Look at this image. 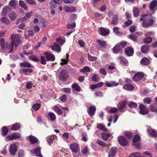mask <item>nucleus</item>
<instances>
[{
	"mask_svg": "<svg viewBox=\"0 0 157 157\" xmlns=\"http://www.w3.org/2000/svg\"><path fill=\"white\" fill-rule=\"evenodd\" d=\"M11 38L12 40L10 43L5 42L4 38L0 39V45L1 47L6 51H8L11 53L13 51V46L16 47L20 44L21 40L19 36L15 35L14 36H11Z\"/></svg>",
	"mask_w": 157,
	"mask_h": 157,
	"instance_id": "nucleus-1",
	"label": "nucleus"
},
{
	"mask_svg": "<svg viewBox=\"0 0 157 157\" xmlns=\"http://www.w3.org/2000/svg\"><path fill=\"white\" fill-rule=\"evenodd\" d=\"M147 15H142V17L140 19V21H143L142 26L143 27L147 28L154 24L155 21L152 19H147L146 17Z\"/></svg>",
	"mask_w": 157,
	"mask_h": 157,
	"instance_id": "nucleus-2",
	"label": "nucleus"
},
{
	"mask_svg": "<svg viewBox=\"0 0 157 157\" xmlns=\"http://www.w3.org/2000/svg\"><path fill=\"white\" fill-rule=\"evenodd\" d=\"M118 143L121 146H126L128 144V141L123 136H119L118 137Z\"/></svg>",
	"mask_w": 157,
	"mask_h": 157,
	"instance_id": "nucleus-3",
	"label": "nucleus"
},
{
	"mask_svg": "<svg viewBox=\"0 0 157 157\" xmlns=\"http://www.w3.org/2000/svg\"><path fill=\"white\" fill-rule=\"evenodd\" d=\"M139 113L142 115H145L149 113V110L144 104H140L139 106Z\"/></svg>",
	"mask_w": 157,
	"mask_h": 157,
	"instance_id": "nucleus-4",
	"label": "nucleus"
},
{
	"mask_svg": "<svg viewBox=\"0 0 157 157\" xmlns=\"http://www.w3.org/2000/svg\"><path fill=\"white\" fill-rule=\"evenodd\" d=\"M144 74L142 72H138L135 74L132 77V79L134 81H139L141 80L144 76Z\"/></svg>",
	"mask_w": 157,
	"mask_h": 157,
	"instance_id": "nucleus-5",
	"label": "nucleus"
},
{
	"mask_svg": "<svg viewBox=\"0 0 157 157\" xmlns=\"http://www.w3.org/2000/svg\"><path fill=\"white\" fill-rule=\"evenodd\" d=\"M17 149V147L15 143L11 144L9 151L12 155H14L16 154Z\"/></svg>",
	"mask_w": 157,
	"mask_h": 157,
	"instance_id": "nucleus-6",
	"label": "nucleus"
},
{
	"mask_svg": "<svg viewBox=\"0 0 157 157\" xmlns=\"http://www.w3.org/2000/svg\"><path fill=\"white\" fill-rule=\"evenodd\" d=\"M60 80L65 81L67 79L68 76V72L65 69H63L60 73L59 76Z\"/></svg>",
	"mask_w": 157,
	"mask_h": 157,
	"instance_id": "nucleus-7",
	"label": "nucleus"
},
{
	"mask_svg": "<svg viewBox=\"0 0 157 157\" xmlns=\"http://www.w3.org/2000/svg\"><path fill=\"white\" fill-rule=\"evenodd\" d=\"M134 50L133 48L128 47L126 48L124 52L128 56H132L134 54Z\"/></svg>",
	"mask_w": 157,
	"mask_h": 157,
	"instance_id": "nucleus-8",
	"label": "nucleus"
},
{
	"mask_svg": "<svg viewBox=\"0 0 157 157\" xmlns=\"http://www.w3.org/2000/svg\"><path fill=\"white\" fill-rule=\"evenodd\" d=\"M128 102L126 100H123L119 104V106L118 107V109L121 112L122 111L123 109H125L127 104Z\"/></svg>",
	"mask_w": 157,
	"mask_h": 157,
	"instance_id": "nucleus-9",
	"label": "nucleus"
},
{
	"mask_svg": "<svg viewBox=\"0 0 157 157\" xmlns=\"http://www.w3.org/2000/svg\"><path fill=\"white\" fill-rule=\"evenodd\" d=\"M44 54L48 61H54L55 60V56L53 54H51L48 52H45Z\"/></svg>",
	"mask_w": 157,
	"mask_h": 157,
	"instance_id": "nucleus-10",
	"label": "nucleus"
},
{
	"mask_svg": "<svg viewBox=\"0 0 157 157\" xmlns=\"http://www.w3.org/2000/svg\"><path fill=\"white\" fill-rule=\"evenodd\" d=\"M119 60V61L121 64L124 66H127L128 64V61L126 59L125 57L123 56H120L117 58Z\"/></svg>",
	"mask_w": 157,
	"mask_h": 157,
	"instance_id": "nucleus-11",
	"label": "nucleus"
},
{
	"mask_svg": "<svg viewBox=\"0 0 157 157\" xmlns=\"http://www.w3.org/2000/svg\"><path fill=\"white\" fill-rule=\"evenodd\" d=\"M118 151V149L116 147H112L110 149V151L108 154L109 157H113Z\"/></svg>",
	"mask_w": 157,
	"mask_h": 157,
	"instance_id": "nucleus-12",
	"label": "nucleus"
},
{
	"mask_svg": "<svg viewBox=\"0 0 157 157\" xmlns=\"http://www.w3.org/2000/svg\"><path fill=\"white\" fill-rule=\"evenodd\" d=\"M70 148L72 151L73 152H78L79 151L78 146L77 143H74L71 144L70 145Z\"/></svg>",
	"mask_w": 157,
	"mask_h": 157,
	"instance_id": "nucleus-13",
	"label": "nucleus"
},
{
	"mask_svg": "<svg viewBox=\"0 0 157 157\" xmlns=\"http://www.w3.org/2000/svg\"><path fill=\"white\" fill-rule=\"evenodd\" d=\"M64 9L66 12H74L76 10L75 7L73 6H66L64 7Z\"/></svg>",
	"mask_w": 157,
	"mask_h": 157,
	"instance_id": "nucleus-14",
	"label": "nucleus"
},
{
	"mask_svg": "<svg viewBox=\"0 0 157 157\" xmlns=\"http://www.w3.org/2000/svg\"><path fill=\"white\" fill-rule=\"evenodd\" d=\"M99 30L100 31V33L102 36H106V35L109 33V30L106 29V28H103V27H100Z\"/></svg>",
	"mask_w": 157,
	"mask_h": 157,
	"instance_id": "nucleus-15",
	"label": "nucleus"
},
{
	"mask_svg": "<svg viewBox=\"0 0 157 157\" xmlns=\"http://www.w3.org/2000/svg\"><path fill=\"white\" fill-rule=\"evenodd\" d=\"M157 6V1L153 0L150 3L149 8L151 10H153Z\"/></svg>",
	"mask_w": 157,
	"mask_h": 157,
	"instance_id": "nucleus-16",
	"label": "nucleus"
},
{
	"mask_svg": "<svg viewBox=\"0 0 157 157\" xmlns=\"http://www.w3.org/2000/svg\"><path fill=\"white\" fill-rule=\"evenodd\" d=\"M150 60L149 58L144 57L140 61V63L142 65L147 66L149 64Z\"/></svg>",
	"mask_w": 157,
	"mask_h": 157,
	"instance_id": "nucleus-17",
	"label": "nucleus"
},
{
	"mask_svg": "<svg viewBox=\"0 0 157 157\" xmlns=\"http://www.w3.org/2000/svg\"><path fill=\"white\" fill-rule=\"evenodd\" d=\"M149 46L147 44L143 45L141 48V51L144 53H147L149 50Z\"/></svg>",
	"mask_w": 157,
	"mask_h": 157,
	"instance_id": "nucleus-18",
	"label": "nucleus"
},
{
	"mask_svg": "<svg viewBox=\"0 0 157 157\" xmlns=\"http://www.w3.org/2000/svg\"><path fill=\"white\" fill-rule=\"evenodd\" d=\"M47 118L48 119H50L52 121H54L56 119V115L52 112H49L47 114Z\"/></svg>",
	"mask_w": 157,
	"mask_h": 157,
	"instance_id": "nucleus-19",
	"label": "nucleus"
},
{
	"mask_svg": "<svg viewBox=\"0 0 157 157\" xmlns=\"http://www.w3.org/2000/svg\"><path fill=\"white\" fill-rule=\"evenodd\" d=\"M40 147H38L34 149V153L36 155L40 157H43V156L41 154L40 152Z\"/></svg>",
	"mask_w": 157,
	"mask_h": 157,
	"instance_id": "nucleus-20",
	"label": "nucleus"
},
{
	"mask_svg": "<svg viewBox=\"0 0 157 157\" xmlns=\"http://www.w3.org/2000/svg\"><path fill=\"white\" fill-rule=\"evenodd\" d=\"M96 110V108L94 106L90 107L89 111H88V113L90 116H93L94 115L95 112Z\"/></svg>",
	"mask_w": 157,
	"mask_h": 157,
	"instance_id": "nucleus-21",
	"label": "nucleus"
},
{
	"mask_svg": "<svg viewBox=\"0 0 157 157\" xmlns=\"http://www.w3.org/2000/svg\"><path fill=\"white\" fill-rule=\"evenodd\" d=\"M57 1L56 0H51L49 3V8L50 9H54L57 7Z\"/></svg>",
	"mask_w": 157,
	"mask_h": 157,
	"instance_id": "nucleus-22",
	"label": "nucleus"
},
{
	"mask_svg": "<svg viewBox=\"0 0 157 157\" xmlns=\"http://www.w3.org/2000/svg\"><path fill=\"white\" fill-rule=\"evenodd\" d=\"M97 42L98 44L100 47L101 48L103 47H105L106 46V42L105 40H102L98 39L97 40Z\"/></svg>",
	"mask_w": 157,
	"mask_h": 157,
	"instance_id": "nucleus-23",
	"label": "nucleus"
},
{
	"mask_svg": "<svg viewBox=\"0 0 157 157\" xmlns=\"http://www.w3.org/2000/svg\"><path fill=\"white\" fill-rule=\"evenodd\" d=\"M121 48L120 46V43H117L116 44L113 48V51L114 53H117L120 51Z\"/></svg>",
	"mask_w": 157,
	"mask_h": 157,
	"instance_id": "nucleus-24",
	"label": "nucleus"
},
{
	"mask_svg": "<svg viewBox=\"0 0 157 157\" xmlns=\"http://www.w3.org/2000/svg\"><path fill=\"white\" fill-rule=\"evenodd\" d=\"M118 85H119V83L118 82L116 83L115 81L106 82H105V85L108 87H111L114 85L117 86Z\"/></svg>",
	"mask_w": 157,
	"mask_h": 157,
	"instance_id": "nucleus-25",
	"label": "nucleus"
},
{
	"mask_svg": "<svg viewBox=\"0 0 157 157\" xmlns=\"http://www.w3.org/2000/svg\"><path fill=\"white\" fill-rule=\"evenodd\" d=\"M54 47L52 46V50H54L57 52H60L61 51V48L58 44L56 42H55L54 44Z\"/></svg>",
	"mask_w": 157,
	"mask_h": 157,
	"instance_id": "nucleus-26",
	"label": "nucleus"
},
{
	"mask_svg": "<svg viewBox=\"0 0 157 157\" xmlns=\"http://www.w3.org/2000/svg\"><path fill=\"white\" fill-rule=\"evenodd\" d=\"M29 139L32 144L36 143L38 141L36 137L34 136H29Z\"/></svg>",
	"mask_w": 157,
	"mask_h": 157,
	"instance_id": "nucleus-27",
	"label": "nucleus"
},
{
	"mask_svg": "<svg viewBox=\"0 0 157 157\" xmlns=\"http://www.w3.org/2000/svg\"><path fill=\"white\" fill-rule=\"evenodd\" d=\"M20 65L21 67H31L32 65L28 62H26V61H25L24 62H22L20 63Z\"/></svg>",
	"mask_w": 157,
	"mask_h": 157,
	"instance_id": "nucleus-28",
	"label": "nucleus"
},
{
	"mask_svg": "<svg viewBox=\"0 0 157 157\" xmlns=\"http://www.w3.org/2000/svg\"><path fill=\"white\" fill-rule=\"evenodd\" d=\"M9 129L7 128L6 126H3L2 128L1 134L3 136H5L8 133Z\"/></svg>",
	"mask_w": 157,
	"mask_h": 157,
	"instance_id": "nucleus-29",
	"label": "nucleus"
},
{
	"mask_svg": "<svg viewBox=\"0 0 157 157\" xmlns=\"http://www.w3.org/2000/svg\"><path fill=\"white\" fill-rule=\"evenodd\" d=\"M21 127V125L20 124L15 123L12 126L11 129L13 130H18Z\"/></svg>",
	"mask_w": 157,
	"mask_h": 157,
	"instance_id": "nucleus-30",
	"label": "nucleus"
},
{
	"mask_svg": "<svg viewBox=\"0 0 157 157\" xmlns=\"http://www.w3.org/2000/svg\"><path fill=\"white\" fill-rule=\"evenodd\" d=\"M54 110L59 115H62L63 114L61 109L57 106L55 105L54 106Z\"/></svg>",
	"mask_w": 157,
	"mask_h": 157,
	"instance_id": "nucleus-31",
	"label": "nucleus"
},
{
	"mask_svg": "<svg viewBox=\"0 0 157 157\" xmlns=\"http://www.w3.org/2000/svg\"><path fill=\"white\" fill-rule=\"evenodd\" d=\"M118 21V17L116 15H114L113 16V17L112 18V21L111 24L113 25H115L117 23Z\"/></svg>",
	"mask_w": 157,
	"mask_h": 157,
	"instance_id": "nucleus-32",
	"label": "nucleus"
},
{
	"mask_svg": "<svg viewBox=\"0 0 157 157\" xmlns=\"http://www.w3.org/2000/svg\"><path fill=\"white\" fill-rule=\"evenodd\" d=\"M123 88L126 90H132L134 88V87L130 83H128V84H126L124 85Z\"/></svg>",
	"mask_w": 157,
	"mask_h": 157,
	"instance_id": "nucleus-33",
	"label": "nucleus"
},
{
	"mask_svg": "<svg viewBox=\"0 0 157 157\" xmlns=\"http://www.w3.org/2000/svg\"><path fill=\"white\" fill-rule=\"evenodd\" d=\"M140 140H141V138L139 135H136L134 136L132 141L133 143H136L139 141Z\"/></svg>",
	"mask_w": 157,
	"mask_h": 157,
	"instance_id": "nucleus-34",
	"label": "nucleus"
},
{
	"mask_svg": "<svg viewBox=\"0 0 157 157\" xmlns=\"http://www.w3.org/2000/svg\"><path fill=\"white\" fill-rule=\"evenodd\" d=\"M33 71V69L31 68H22V69H20V71L21 73H25L27 72H32Z\"/></svg>",
	"mask_w": 157,
	"mask_h": 157,
	"instance_id": "nucleus-35",
	"label": "nucleus"
},
{
	"mask_svg": "<svg viewBox=\"0 0 157 157\" xmlns=\"http://www.w3.org/2000/svg\"><path fill=\"white\" fill-rule=\"evenodd\" d=\"M9 16L11 21H14L16 19L17 15L15 12H13L9 14Z\"/></svg>",
	"mask_w": 157,
	"mask_h": 157,
	"instance_id": "nucleus-36",
	"label": "nucleus"
},
{
	"mask_svg": "<svg viewBox=\"0 0 157 157\" xmlns=\"http://www.w3.org/2000/svg\"><path fill=\"white\" fill-rule=\"evenodd\" d=\"M118 117V116L117 114L114 115L113 117L112 116H111L110 118L108 119V121L109 122H112V119H114L113 122L114 123H115L116 122V121H117Z\"/></svg>",
	"mask_w": 157,
	"mask_h": 157,
	"instance_id": "nucleus-37",
	"label": "nucleus"
},
{
	"mask_svg": "<svg viewBox=\"0 0 157 157\" xmlns=\"http://www.w3.org/2000/svg\"><path fill=\"white\" fill-rule=\"evenodd\" d=\"M72 89L77 91H80V89L79 86L77 83H75L73 84L71 86Z\"/></svg>",
	"mask_w": 157,
	"mask_h": 157,
	"instance_id": "nucleus-38",
	"label": "nucleus"
},
{
	"mask_svg": "<svg viewBox=\"0 0 157 157\" xmlns=\"http://www.w3.org/2000/svg\"><path fill=\"white\" fill-rule=\"evenodd\" d=\"M141 153L139 152H136L132 153L128 157H140L141 155Z\"/></svg>",
	"mask_w": 157,
	"mask_h": 157,
	"instance_id": "nucleus-39",
	"label": "nucleus"
},
{
	"mask_svg": "<svg viewBox=\"0 0 157 157\" xmlns=\"http://www.w3.org/2000/svg\"><path fill=\"white\" fill-rule=\"evenodd\" d=\"M19 4L20 6H21V7L23 8L25 10H27L28 6L23 1H22V0H20V1H19Z\"/></svg>",
	"mask_w": 157,
	"mask_h": 157,
	"instance_id": "nucleus-40",
	"label": "nucleus"
},
{
	"mask_svg": "<svg viewBox=\"0 0 157 157\" xmlns=\"http://www.w3.org/2000/svg\"><path fill=\"white\" fill-rule=\"evenodd\" d=\"M110 135V134L108 133L103 132L101 133L102 138L104 140H106Z\"/></svg>",
	"mask_w": 157,
	"mask_h": 157,
	"instance_id": "nucleus-41",
	"label": "nucleus"
},
{
	"mask_svg": "<svg viewBox=\"0 0 157 157\" xmlns=\"http://www.w3.org/2000/svg\"><path fill=\"white\" fill-rule=\"evenodd\" d=\"M10 9V8L8 7H6L4 8L2 12V14L3 16H5L8 13V11Z\"/></svg>",
	"mask_w": 157,
	"mask_h": 157,
	"instance_id": "nucleus-42",
	"label": "nucleus"
},
{
	"mask_svg": "<svg viewBox=\"0 0 157 157\" xmlns=\"http://www.w3.org/2000/svg\"><path fill=\"white\" fill-rule=\"evenodd\" d=\"M125 136L127 139H130L132 136V133L130 131H126L124 132Z\"/></svg>",
	"mask_w": 157,
	"mask_h": 157,
	"instance_id": "nucleus-43",
	"label": "nucleus"
},
{
	"mask_svg": "<svg viewBox=\"0 0 157 157\" xmlns=\"http://www.w3.org/2000/svg\"><path fill=\"white\" fill-rule=\"evenodd\" d=\"M79 71L80 72H83V73H85V72H90V70L89 67L85 66L82 69H80Z\"/></svg>",
	"mask_w": 157,
	"mask_h": 157,
	"instance_id": "nucleus-44",
	"label": "nucleus"
},
{
	"mask_svg": "<svg viewBox=\"0 0 157 157\" xmlns=\"http://www.w3.org/2000/svg\"><path fill=\"white\" fill-rule=\"evenodd\" d=\"M150 110L151 111L155 112L157 113V107L154 105H151L149 107Z\"/></svg>",
	"mask_w": 157,
	"mask_h": 157,
	"instance_id": "nucleus-45",
	"label": "nucleus"
},
{
	"mask_svg": "<svg viewBox=\"0 0 157 157\" xmlns=\"http://www.w3.org/2000/svg\"><path fill=\"white\" fill-rule=\"evenodd\" d=\"M87 58H88V60L89 61H94V60H97L98 58L97 57H93V56H91L90 55L89 53H88L87 54Z\"/></svg>",
	"mask_w": 157,
	"mask_h": 157,
	"instance_id": "nucleus-46",
	"label": "nucleus"
},
{
	"mask_svg": "<svg viewBox=\"0 0 157 157\" xmlns=\"http://www.w3.org/2000/svg\"><path fill=\"white\" fill-rule=\"evenodd\" d=\"M133 15L135 17H137L139 16V8L135 7L133 10Z\"/></svg>",
	"mask_w": 157,
	"mask_h": 157,
	"instance_id": "nucleus-47",
	"label": "nucleus"
},
{
	"mask_svg": "<svg viewBox=\"0 0 157 157\" xmlns=\"http://www.w3.org/2000/svg\"><path fill=\"white\" fill-rule=\"evenodd\" d=\"M128 106L129 108H136L137 106V104L133 101L130 102L128 104Z\"/></svg>",
	"mask_w": 157,
	"mask_h": 157,
	"instance_id": "nucleus-48",
	"label": "nucleus"
},
{
	"mask_svg": "<svg viewBox=\"0 0 157 157\" xmlns=\"http://www.w3.org/2000/svg\"><path fill=\"white\" fill-rule=\"evenodd\" d=\"M147 131L149 134H150L151 136L153 137H156L157 136V132H156L155 130H152L151 131L147 130Z\"/></svg>",
	"mask_w": 157,
	"mask_h": 157,
	"instance_id": "nucleus-49",
	"label": "nucleus"
},
{
	"mask_svg": "<svg viewBox=\"0 0 157 157\" xmlns=\"http://www.w3.org/2000/svg\"><path fill=\"white\" fill-rule=\"evenodd\" d=\"M129 37L134 41H137V36L135 34L129 35Z\"/></svg>",
	"mask_w": 157,
	"mask_h": 157,
	"instance_id": "nucleus-50",
	"label": "nucleus"
},
{
	"mask_svg": "<svg viewBox=\"0 0 157 157\" xmlns=\"http://www.w3.org/2000/svg\"><path fill=\"white\" fill-rule=\"evenodd\" d=\"M97 127L98 128H99L101 130H102V131L105 132L108 131V129H106V128H105V127H104V126L102 125L101 124H98Z\"/></svg>",
	"mask_w": 157,
	"mask_h": 157,
	"instance_id": "nucleus-51",
	"label": "nucleus"
},
{
	"mask_svg": "<svg viewBox=\"0 0 157 157\" xmlns=\"http://www.w3.org/2000/svg\"><path fill=\"white\" fill-rule=\"evenodd\" d=\"M40 106L41 105L40 104L37 103V104H34V105H33L32 106V108L35 111H37L39 109Z\"/></svg>",
	"mask_w": 157,
	"mask_h": 157,
	"instance_id": "nucleus-52",
	"label": "nucleus"
},
{
	"mask_svg": "<svg viewBox=\"0 0 157 157\" xmlns=\"http://www.w3.org/2000/svg\"><path fill=\"white\" fill-rule=\"evenodd\" d=\"M152 39L151 37H147L144 39V42L145 43H150L152 42Z\"/></svg>",
	"mask_w": 157,
	"mask_h": 157,
	"instance_id": "nucleus-53",
	"label": "nucleus"
},
{
	"mask_svg": "<svg viewBox=\"0 0 157 157\" xmlns=\"http://www.w3.org/2000/svg\"><path fill=\"white\" fill-rule=\"evenodd\" d=\"M9 5L13 8H15L16 6L17 3L15 0H11V1L9 2Z\"/></svg>",
	"mask_w": 157,
	"mask_h": 157,
	"instance_id": "nucleus-54",
	"label": "nucleus"
},
{
	"mask_svg": "<svg viewBox=\"0 0 157 157\" xmlns=\"http://www.w3.org/2000/svg\"><path fill=\"white\" fill-rule=\"evenodd\" d=\"M151 101H152L151 98L149 97L145 98L143 100L144 102L147 103V104H150Z\"/></svg>",
	"mask_w": 157,
	"mask_h": 157,
	"instance_id": "nucleus-55",
	"label": "nucleus"
},
{
	"mask_svg": "<svg viewBox=\"0 0 157 157\" xmlns=\"http://www.w3.org/2000/svg\"><path fill=\"white\" fill-rule=\"evenodd\" d=\"M21 137V135L19 132H15L13 134V139H17V138H19Z\"/></svg>",
	"mask_w": 157,
	"mask_h": 157,
	"instance_id": "nucleus-56",
	"label": "nucleus"
},
{
	"mask_svg": "<svg viewBox=\"0 0 157 157\" xmlns=\"http://www.w3.org/2000/svg\"><path fill=\"white\" fill-rule=\"evenodd\" d=\"M40 61L41 64L43 65H45L46 64V60L44 56H41Z\"/></svg>",
	"mask_w": 157,
	"mask_h": 157,
	"instance_id": "nucleus-57",
	"label": "nucleus"
},
{
	"mask_svg": "<svg viewBox=\"0 0 157 157\" xmlns=\"http://www.w3.org/2000/svg\"><path fill=\"white\" fill-rule=\"evenodd\" d=\"M29 58L33 61L35 62H39L40 60L37 57H36L35 56H32L29 57Z\"/></svg>",
	"mask_w": 157,
	"mask_h": 157,
	"instance_id": "nucleus-58",
	"label": "nucleus"
},
{
	"mask_svg": "<svg viewBox=\"0 0 157 157\" xmlns=\"http://www.w3.org/2000/svg\"><path fill=\"white\" fill-rule=\"evenodd\" d=\"M71 89L70 88H64L62 89V90L66 93H71Z\"/></svg>",
	"mask_w": 157,
	"mask_h": 157,
	"instance_id": "nucleus-59",
	"label": "nucleus"
},
{
	"mask_svg": "<svg viewBox=\"0 0 157 157\" xmlns=\"http://www.w3.org/2000/svg\"><path fill=\"white\" fill-rule=\"evenodd\" d=\"M97 143L103 147H105L106 145V143H105V142L100 140H98L97 141Z\"/></svg>",
	"mask_w": 157,
	"mask_h": 157,
	"instance_id": "nucleus-60",
	"label": "nucleus"
},
{
	"mask_svg": "<svg viewBox=\"0 0 157 157\" xmlns=\"http://www.w3.org/2000/svg\"><path fill=\"white\" fill-rule=\"evenodd\" d=\"M32 87V84L31 82L29 81L27 82L26 85V87L28 89H30Z\"/></svg>",
	"mask_w": 157,
	"mask_h": 157,
	"instance_id": "nucleus-61",
	"label": "nucleus"
},
{
	"mask_svg": "<svg viewBox=\"0 0 157 157\" xmlns=\"http://www.w3.org/2000/svg\"><path fill=\"white\" fill-rule=\"evenodd\" d=\"M101 1V0H93V5L94 7H97L98 6L99 2Z\"/></svg>",
	"mask_w": 157,
	"mask_h": 157,
	"instance_id": "nucleus-62",
	"label": "nucleus"
},
{
	"mask_svg": "<svg viewBox=\"0 0 157 157\" xmlns=\"http://www.w3.org/2000/svg\"><path fill=\"white\" fill-rule=\"evenodd\" d=\"M25 155L24 151L20 150L18 153V157H23Z\"/></svg>",
	"mask_w": 157,
	"mask_h": 157,
	"instance_id": "nucleus-63",
	"label": "nucleus"
},
{
	"mask_svg": "<svg viewBox=\"0 0 157 157\" xmlns=\"http://www.w3.org/2000/svg\"><path fill=\"white\" fill-rule=\"evenodd\" d=\"M91 79L92 81H95V82H97L98 81L99 78L98 76L96 75H93L91 78Z\"/></svg>",
	"mask_w": 157,
	"mask_h": 157,
	"instance_id": "nucleus-64",
	"label": "nucleus"
}]
</instances>
